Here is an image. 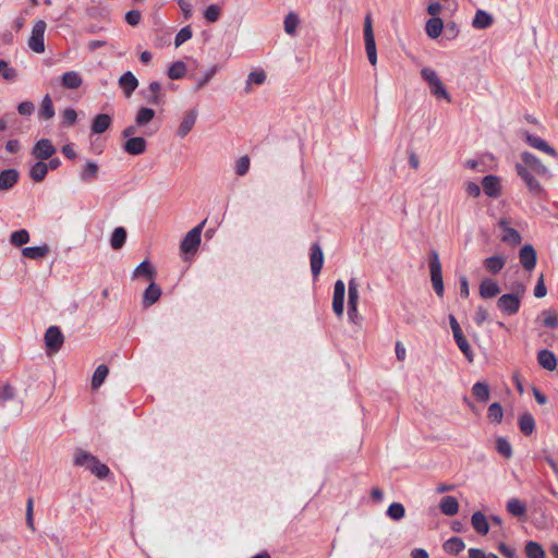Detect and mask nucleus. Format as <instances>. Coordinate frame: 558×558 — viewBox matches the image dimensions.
Here are the masks:
<instances>
[{
    "mask_svg": "<svg viewBox=\"0 0 558 558\" xmlns=\"http://www.w3.org/2000/svg\"><path fill=\"white\" fill-rule=\"evenodd\" d=\"M74 464L89 470L98 478H105L109 474V468L106 464L101 463L95 456L82 449L75 451Z\"/></svg>",
    "mask_w": 558,
    "mask_h": 558,
    "instance_id": "nucleus-1",
    "label": "nucleus"
},
{
    "mask_svg": "<svg viewBox=\"0 0 558 558\" xmlns=\"http://www.w3.org/2000/svg\"><path fill=\"white\" fill-rule=\"evenodd\" d=\"M524 294V287L518 284L515 292L502 294L497 300L498 310L506 315H514L520 310L521 299Z\"/></svg>",
    "mask_w": 558,
    "mask_h": 558,
    "instance_id": "nucleus-2",
    "label": "nucleus"
},
{
    "mask_svg": "<svg viewBox=\"0 0 558 558\" xmlns=\"http://www.w3.org/2000/svg\"><path fill=\"white\" fill-rule=\"evenodd\" d=\"M429 274L430 281L435 293L441 298L445 292L444 280H442V268L438 253L433 250L429 253Z\"/></svg>",
    "mask_w": 558,
    "mask_h": 558,
    "instance_id": "nucleus-3",
    "label": "nucleus"
},
{
    "mask_svg": "<svg viewBox=\"0 0 558 558\" xmlns=\"http://www.w3.org/2000/svg\"><path fill=\"white\" fill-rule=\"evenodd\" d=\"M421 76L428 84L430 93L436 98H444L449 102L451 101V97H450L449 93L447 92V89L445 88V86H444L440 77L436 73V71H434L430 68H423L421 70Z\"/></svg>",
    "mask_w": 558,
    "mask_h": 558,
    "instance_id": "nucleus-4",
    "label": "nucleus"
},
{
    "mask_svg": "<svg viewBox=\"0 0 558 558\" xmlns=\"http://www.w3.org/2000/svg\"><path fill=\"white\" fill-rule=\"evenodd\" d=\"M363 35L367 59L369 63L375 66L377 64V50L371 14H366L364 17Z\"/></svg>",
    "mask_w": 558,
    "mask_h": 558,
    "instance_id": "nucleus-5",
    "label": "nucleus"
},
{
    "mask_svg": "<svg viewBox=\"0 0 558 558\" xmlns=\"http://www.w3.org/2000/svg\"><path fill=\"white\" fill-rule=\"evenodd\" d=\"M206 220L190 230L180 244V248L183 253H194L201 244V235Z\"/></svg>",
    "mask_w": 558,
    "mask_h": 558,
    "instance_id": "nucleus-6",
    "label": "nucleus"
},
{
    "mask_svg": "<svg viewBox=\"0 0 558 558\" xmlns=\"http://www.w3.org/2000/svg\"><path fill=\"white\" fill-rule=\"evenodd\" d=\"M44 339L48 354H54L59 352L64 342V336L60 328L57 326H50L46 330Z\"/></svg>",
    "mask_w": 558,
    "mask_h": 558,
    "instance_id": "nucleus-7",
    "label": "nucleus"
},
{
    "mask_svg": "<svg viewBox=\"0 0 558 558\" xmlns=\"http://www.w3.org/2000/svg\"><path fill=\"white\" fill-rule=\"evenodd\" d=\"M46 31V23L44 21H37L32 29V35L28 40L29 48L37 52L41 53L45 51V43H44V35Z\"/></svg>",
    "mask_w": 558,
    "mask_h": 558,
    "instance_id": "nucleus-8",
    "label": "nucleus"
},
{
    "mask_svg": "<svg viewBox=\"0 0 558 558\" xmlns=\"http://www.w3.org/2000/svg\"><path fill=\"white\" fill-rule=\"evenodd\" d=\"M198 117V110L196 108L189 109L184 112L182 121L177 130V135L180 138H184L194 128Z\"/></svg>",
    "mask_w": 558,
    "mask_h": 558,
    "instance_id": "nucleus-9",
    "label": "nucleus"
},
{
    "mask_svg": "<svg viewBox=\"0 0 558 558\" xmlns=\"http://www.w3.org/2000/svg\"><path fill=\"white\" fill-rule=\"evenodd\" d=\"M56 148L48 138L39 140L32 149V155L38 160H46L52 157Z\"/></svg>",
    "mask_w": 558,
    "mask_h": 558,
    "instance_id": "nucleus-10",
    "label": "nucleus"
},
{
    "mask_svg": "<svg viewBox=\"0 0 558 558\" xmlns=\"http://www.w3.org/2000/svg\"><path fill=\"white\" fill-rule=\"evenodd\" d=\"M521 159L523 161V166L527 169L533 170L536 174L545 177L549 174L548 168L533 154L529 151H524L521 155Z\"/></svg>",
    "mask_w": 558,
    "mask_h": 558,
    "instance_id": "nucleus-11",
    "label": "nucleus"
},
{
    "mask_svg": "<svg viewBox=\"0 0 558 558\" xmlns=\"http://www.w3.org/2000/svg\"><path fill=\"white\" fill-rule=\"evenodd\" d=\"M499 227L502 229L504 234L500 240L510 245H519L522 241L521 234L513 228L509 226L507 219H500L498 222Z\"/></svg>",
    "mask_w": 558,
    "mask_h": 558,
    "instance_id": "nucleus-12",
    "label": "nucleus"
},
{
    "mask_svg": "<svg viewBox=\"0 0 558 558\" xmlns=\"http://www.w3.org/2000/svg\"><path fill=\"white\" fill-rule=\"evenodd\" d=\"M118 84L124 96L129 98L138 87V80L131 71H128L119 77Z\"/></svg>",
    "mask_w": 558,
    "mask_h": 558,
    "instance_id": "nucleus-13",
    "label": "nucleus"
},
{
    "mask_svg": "<svg viewBox=\"0 0 558 558\" xmlns=\"http://www.w3.org/2000/svg\"><path fill=\"white\" fill-rule=\"evenodd\" d=\"M519 258L523 268L531 271L536 265V252L534 247L530 244L522 246L519 252Z\"/></svg>",
    "mask_w": 558,
    "mask_h": 558,
    "instance_id": "nucleus-14",
    "label": "nucleus"
},
{
    "mask_svg": "<svg viewBox=\"0 0 558 558\" xmlns=\"http://www.w3.org/2000/svg\"><path fill=\"white\" fill-rule=\"evenodd\" d=\"M324 265V254L319 244L314 243L311 246V270L314 278H317Z\"/></svg>",
    "mask_w": 558,
    "mask_h": 558,
    "instance_id": "nucleus-15",
    "label": "nucleus"
},
{
    "mask_svg": "<svg viewBox=\"0 0 558 558\" xmlns=\"http://www.w3.org/2000/svg\"><path fill=\"white\" fill-rule=\"evenodd\" d=\"M525 141L526 143L535 148V149H538L543 153H546L553 157H557V151L548 145V143L546 141H544L543 138H541L539 136H536V135H532V134H529L526 133L525 134Z\"/></svg>",
    "mask_w": 558,
    "mask_h": 558,
    "instance_id": "nucleus-16",
    "label": "nucleus"
},
{
    "mask_svg": "<svg viewBox=\"0 0 558 558\" xmlns=\"http://www.w3.org/2000/svg\"><path fill=\"white\" fill-rule=\"evenodd\" d=\"M478 292L483 299H493L500 293V288L495 280L486 278L480 283Z\"/></svg>",
    "mask_w": 558,
    "mask_h": 558,
    "instance_id": "nucleus-17",
    "label": "nucleus"
},
{
    "mask_svg": "<svg viewBox=\"0 0 558 558\" xmlns=\"http://www.w3.org/2000/svg\"><path fill=\"white\" fill-rule=\"evenodd\" d=\"M482 186L484 193L489 197H498L500 194V181L496 175H486L483 178Z\"/></svg>",
    "mask_w": 558,
    "mask_h": 558,
    "instance_id": "nucleus-18",
    "label": "nucleus"
},
{
    "mask_svg": "<svg viewBox=\"0 0 558 558\" xmlns=\"http://www.w3.org/2000/svg\"><path fill=\"white\" fill-rule=\"evenodd\" d=\"M146 145V141L143 137L136 136L126 140L123 145V149L130 155L137 156L145 153Z\"/></svg>",
    "mask_w": 558,
    "mask_h": 558,
    "instance_id": "nucleus-19",
    "label": "nucleus"
},
{
    "mask_svg": "<svg viewBox=\"0 0 558 558\" xmlns=\"http://www.w3.org/2000/svg\"><path fill=\"white\" fill-rule=\"evenodd\" d=\"M157 272L155 267L148 260L142 262L133 271V279L145 278L147 280H154Z\"/></svg>",
    "mask_w": 558,
    "mask_h": 558,
    "instance_id": "nucleus-20",
    "label": "nucleus"
},
{
    "mask_svg": "<svg viewBox=\"0 0 558 558\" xmlns=\"http://www.w3.org/2000/svg\"><path fill=\"white\" fill-rule=\"evenodd\" d=\"M471 524L473 529L481 535H486L489 532L488 519L481 511H476L472 514Z\"/></svg>",
    "mask_w": 558,
    "mask_h": 558,
    "instance_id": "nucleus-21",
    "label": "nucleus"
},
{
    "mask_svg": "<svg viewBox=\"0 0 558 558\" xmlns=\"http://www.w3.org/2000/svg\"><path fill=\"white\" fill-rule=\"evenodd\" d=\"M483 265L492 275L498 274L506 265V257L502 255H494L483 260Z\"/></svg>",
    "mask_w": 558,
    "mask_h": 558,
    "instance_id": "nucleus-22",
    "label": "nucleus"
},
{
    "mask_svg": "<svg viewBox=\"0 0 558 558\" xmlns=\"http://www.w3.org/2000/svg\"><path fill=\"white\" fill-rule=\"evenodd\" d=\"M112 123V118L107 113L97 114L92 122V132L101 134L106 132Z\"/></svg>",
    "mask_w": 558,
    "mask_h": 558,
    "instance_id": "nucleus-23",
    "label": "nucleus"
},
{
    "mask_svg": "<svg viewBox=\"0 0 558 558\" xmlns=\"http://www.w3.org/2000/svg\"><path fill=\"white\" fill-rule=\"evenodd\" d=\"M537 362L544 369L550 372L554 371L557 366V359L555 354L547 349L541 350L537 353Z\"/></svg>",
    "mask_w": 558,
    "mask_h": 558,
    "instance_id": "nucleus-24",
    "label": "nucleus"
},
{
    "mask_svg": "<svg viewBox=\"0 0 558 558\" xmlns=\"http://www.w3.org/2000/svg\"><path fill=\"white\" fill-rule=\"evenodd\" d=\"M161 295V289L151 281L150 284L146 288L143 295V304L148 307L155 304Z\"/></svg>",
    "mask_w": 558,
    "mask_h": 558,
    "instance_id": "nucleus-25",
    "label": "nucleus"
},
{
    "mask_svg": "<svg viewBox=\"0 0 558 558\" xmlns=\"http://www.w3.org/2000/svg\"><path fill=\"white\" fill-rule=\"evenodd\" d=\"M444 29V22L440 17H430L425 24V32L432 39H436L440 36Z\"/></svg>",
    "mask_w": 558,
    "mask_h": 558,
    "instance_id": "nucleus-26",
    "label": "nucleus"
},
{
    "mask_svg": "<svg viewBox=\"0 0 558 558\" xmlns=\"http://www.w3.org/2000/svg\"><path fill=\"white\" fill-rule=\"evenodd\" d=\"M439 509L445 515H454L459 511V502L453 496H446L440 500Z\"/></svg>",
    "mask_w": 558,
    "mask_h": 558,
    "instance_id": "nucleus-27",
    "label": "nucleus"
},
{
    "mask_svg": "<svg viewBox=\"0 0 558 558\" xmlns=\"http://www.w3.org/2000/svg\"><path fill=\"white\" fill-rule=\"evenodd\" d=\"M494 22L493 16L484 10H477L472 21V26L476 29H485Z\"/></svg>",
    "mask_w": 558,
    "mask_h": 558,
    "instance_id": "nucleus-28",
    "label": "nucleus"
},
{
    "mask_svg": "<svg viewBox=\"0 0 558 558\" xmlns=\"http://www.w3.org/2000/svg\"><path fill=\"white\" fill-rule=\"evenodd\" d=\"M144 97L150 105H159L161 102V85L159 82H151Z\"/></svg>",
    "mask_w": 558,
    "mask_h": 558,
    "instance_id": "nucleus-29",
    "label": "nucleus"
},
{
    "mask_svg": "<svg viewBox=\"0 0 558 558\" xmlns=\"http://www.w3.org/2000/svg\"><path fill=\"white\" fill-rule=\"evenodd\" d=\"M19 179V172L15 169H8L0 172V190L12 187Z\"/></svg>",
    "mask_w": 558,
    "mask_h": 558,
    "instance_id": "nucleus-30",
    "label": "nucleus"
},
{
    "mask_svg": "<svg viewBox=\"0 0 558 558\" xmlns=\"http://www.w3.org/2000/svg\"><path fill=\"white\" fill-rule=\"evenodd\" d=\"M61 82L65 88L76 89L82 85L83 80L78 72L69 71L62 75Z\"/></svg>",
    "mask_w": 558,
    "mask_h": 558,
    "instance_id": "nucleus-31",
    "label": "nucleus"
},
{
    "mask_svg": "<svg viewBox=\"0 0 558 558\" xmlns=\"http://www.w3.org/2000/svg\"><path fill=\"white\" fill-rule=\"evenodd\" d=\"M48 172V165L44 160H38L31 167L29 177L34 182H41Z\"/></svg>",
    "mask_w": 558,
    "mask_h": 558,
    "instance_id": "nucleus-32",
    "label": "nucleus"
},
{
    "mask_svg": "<svg viewBox=\"0 0 558 558\" xmlns=\"http://www.w3.org/2000/svg\"><path fill=\"white\" fill-rule=\"evenodd\" d=\"M444 550L450 555H458L465 548V544L460 537H451L444 543Z\"/></svg>",
    "mask_w": 558,
    "mask_h": 558,
    "instance_id": "nucleus-33",
    "label": "nucleus"
},
{
    "mask_svg": "<svg viewBox=\"0 0 558 558\" xmlns=\"http://www.w3.org/2000/svg\"><path fill=\"white\" fill-rule=\"evenodd\" d=\"M49 252L47 245L43 246H28L22 250V255L29 259H38L45 257Z\"/></svg>",
    "mask_w": 558,
    "mask_h": 558,
    "instance_id": "nucleus-34",
    "label": "nucleus"
},
{
    "mask_svg": "<svg viewBox=\"0 0 558 558\" xmlns=\"http://www.w3.org/2000/svg\"><path fill=\"white\" fill-rule=\"evenodd\" d=\"M507 511L513 517H524L526 513V506L518 498H511L507 502Z\"/></svg>",
    "mask_w": 558,
    "mask_h": 558,
    "instance_id": "nucleus-35",
    "label": "nucleus"
},
{
    "mask_svg": "<svg viewBox=\"0 0 558 558\" xmlns=\"http://www.w3.org/2000/svg\"><path fill=\"white\" fill-rule=\"evenodd\" d=\"M524 551L527 558H545L546 554L542 545L534 541H529L525 544Z\"/></svg>",
    "mask_w": 558,
    "mask_h": 558,
    "instance_id": "nucleus-36",
    "label": "nucleus"
},
{
    "mask_svg": "<svg viewBox=\"0 0 558 558\" xmlns=\"http://www.w3.org/2000/svg\"><path fill=\"white\" fill-rule=\"evenodd\" d=\"M126 241V230L118 227L113 230L110 239V245L113 250H120Z\"/></svg>",
    "mask_w": 558,
    "mask_h": 558,
    "instance_id": "nucleus-37",
    "label": "nucleus"
},
{
    "mask_svg": "<svg viewBox=\"0 0 558 558\" xmlns=\"http://www.w3.org/2000/svg\"><path fill=\"white\" fill-rule=\"evenodd\" d=\"M472 395L481 402L489 399V387L486 383L477 381L472 387Z\"/></svg>",
    "mask_w": 558,
    "mask_h": 558,
    "instance_id": "nucleus-38",
    "label": "nucleus"
},
{
    "mask_svg": "<svg viewBox=\"0 0 558 558\" xmlns=\"http://www.w3.org/2000/svg\"><path fill=\"white\" fill-rule=\"evenodd\" d=\"M520 430L524 435H531L535 429V421L530 413H524L519 418Z\"/></svg>",
    "mask_w": 558,
    "mask_h": 558,
    "instance_id": "nucleus-39",
    "label": "nucleus"
},
{
    "mask_svg": "<svg viewBox=\"0 0 558 558\" xmlns=\"http://www.w3.org/2000/svg\"><path fill=\"white\" fill-rule=\"evenodd\" d=\"M155 117V110L146 107H142L138 109L136 117H135V123L138 126H144L148 124Z\"/></svg>",
    "mask_w": 558,
    "mask_h": 558,
    "instance_id": "nucleus-40",
    "label": "nucleus"
},
{
    "mask_svg": "<svg viewBox=\"0 0 558 558\" xmlns=\"http://www.w3.org/2000/svg\"><path fill=\"white\" fill-rule=\"evenodd\" d=\"M453 338H454L457 345L459 347L461 352L464 354V356L468 359V361L472 362L473 356H474L473 351L471 349V345H470L468 339L464 337V335L460 333L458 336H454Z\"/></svg>",
    "mask_w": 558,
    "mask_h": 558,
    "instance_id": "nucleus-41",
    "label": "nucleus"
},
{
    "mask_svg": "<svg viewBox=\"0 0 558 558\" xmlns=\"http://www.w3.org/2000/svg\"><path fill=\"white\" fill-rule=\"evenodd\" d=\"M97 174H98L97 163L94 161H87L80 173V178L82 181H90V180L96 179Z\"/></svg>",
    "mask_w": 558,
    "mask_h": 558,
    "instance_id": "nucleus-42",
    "label": "nucleus"
},
{
    "mask_svg": "<svg viewBox=\"0 0 558 558\" xmlns=\"http://www.w3.org/2000/svg\"><path fill=\"white\" fill-rule=\"evenodd\" d=\"M359 282L355 278H351L349 280V301H348V307H354L357 306L359 303Z\"/></svg>",
    "mask_w": 558,
    "mask_h": 558,
    "instance_id": "nucleus-43",
    "label": "nucleus"
},
{
    "mask_svg": "<svg viewBox=\"0 0 558 558\" xmlns=\"http://www.w3.org/2000/svg\"><path fill=\"white\" fill-rule=\"evenodd\" d=\"M283 24L284 32L288 35L293 36L295 35L296 28L300 24L299 16L294 12H290L289 14L286 15Z\"/></svg>",
    "mask_w": 558,
    "mask_h": 558,
    "instance_id": "nucleus-44",
    "label": "nucleus"
},
{
    "mask_svg": "<svg viewBox=\"0 0 558 558\" xmlns=\"http://www.w3.org/2000/svg\"><path fill=\"white\" fill-rule=\"evenodd\" d=\"M39 116L46 120H49L53 118L54 116V108L52 105V100L49 95H46L43 98Z\"/></svg>",
    "mask_w": 558,
    "mask_h": 558,
    "instance_id": "nucleus-45",
    "label": "nucleus"
},
{
    "mask_svg": "<svg viewBox=\"0 0 558 558\" xmlns=\"http://www.w3.org/2000/svg\"><path fill=\"white\" fill-rule=\"evenodd\" d=\"M496 450L506 459H510L513 454L512 446L505 437L496 439Z\"/></svg>",
    "mask_w": 558,
    "mask_h": 558,
    "instance_id": "nucleus-46",
    "label": "nucleus"
},
{
    "mask_svg": "<svg viewBox=\"0 0 558 558\" xmlns=\"http://www.w3.org/2000/svg\"><path fill=\"white\" fill-rule=\"evenodd\" d=\"M387 515L393 521H399L404 518L405 509L402 504L392 502L387 509Z\"/></svg>",
    "mask_w": 558,
    "mask_h": 558,
    "instance_id": "nucleus-47",
    "label": "nucleus"
},
{
    "mask_svg": "<svg viewBox=\"0 0 558 558\" xmlns=\"http://www.w3.org/2000/svg\"><path fill=\"white\" fill-rule=\"evenodd\" d=\"M109 373V369L106 365L101 364L99 365L95 372H94V375H93V378H92V386L93 388H98L102 385L105 378L107 377Z\"/></svg>",
    "mask_w": 558,
    "mask_h": 558,
    "instance_id": "nucleus-48",
    "label": "nucleus"
},
{
    "mask_svg": "<svg viewBox=\"0 0 558 558\" xmlns=\"http://www.w3.org/2000/svg\"><path fill=\"white\" fill-rule=\"evenodd\" d=\"M185 72H186V66H185L184 62L177 61L169 66L168 76L171 80H179L184 76Z\"/></svg>",
    "mask_w": 558,
    "mask_h": 558,
    "instance_id": "nucleus-49",
    "label": "nucleus"
},
{
    "mask_svg": "<svg viewBox=\"0 0 558 558\" xmlns=\"http://www.w3.org/2000/svg\"><path fill=\"white\" fill-rule=\"evenodd\" d=\"M266 81V73L263 70L253 71L248 74L246 80V92H250V86L252 84L262 85Z\"/></svg>",
    "mask_w": 558,
    "mask_h": 558,
    "instance_id": "nucleus-50",
    "label": "nucleus"
},
{
    "mask_svg": "<svg viewBox=\"0 0 558 558\" xmlns=\"http://www.w3.org/2000/svg\"><path fill=\"white\" fill-rule=\"evenodd\" d=\"M10 241L15 246H22L29 241V234L27 230L21 229L11 234Z\"/></svg>",
    "mask_w": 558,
    "mask_h": 558,
    "instance_id": "nucleus-51",
    "label": "nucleus"
},
{
    "mask_svg": "<svg viewBox=\"0 0 558 558\" xmlns=\"http://www.w3.org/2000/svg\"><path fill=\"white\" fill-rule=\"evenodd\" d=\"M488 418L494 423H500L502 421L504 411L498 402H494L488 408Z\"/></svg>",
    "mask_w": 558,
    "mask_h": 558,
    "instance_id": "nucleus-52",
    "label": "nucleus"
},
{
    "mask_svg": "<svg viewBox=\"0 0 558 558\" xmlns=\"http://www.w3.org/2000/svg\"><path fill=\"white\" fill-rule=\"evenodd\" d=\"M543 323L546 327L556 328L558 326V314L555 311L546 310L542 312Z\"/></svg>",
    "mask_w": 558,
    "mask_h": 558,
    "instance_id": "nucleus-53",
    "label": "nucleus"
},
{
    "mask_svg": "<svg viewBox=\"0 0 558 558\" xmlns=\"http://www.w3.org/2000/svg\"><path fill=\"white\" fill-rule=\"evenodd\" d=\"M221 15V8L217 4H210L204 12V17L207 22L214 23L219 20Z\"/></svg>",
    "mask_w": 558,
    "mask_h": 558,
    "instance_id": "nucleus-54",
    "label": "nucleus"
},
{
    "mask_svg": "<svg viewBox=\"0 0 558 558\" xmlns=\"http://www.w3.org/2000/svg\"><path fill=\"white\" fill-rule=\"evenodd\" d=\"M250 158L247 156L240 157L235 162V173L238 175H245L250 169Z\"/></svg>",
    "mask_w": 558,
    "mask_h": 558,
    "instance_id": "nucleus-55",
    "label": "nucleus"
},
{
    "mask_svg": "<svg viewBox=\"0 0 558 558\" xmlns=\"http://www.w3.org/2000/svg\"><path fill=\"white\" fill-rule=\"evenodd\" d=\"M192 29L190 26H185L179 31L174 38V46L180 47L182 44L191 39Z\"/></svg>",
    "mask_w": 558,
    "mask_h": 558,
    "instance_id": "nucleus-56",
    "label": "nucleus"
},
{
    "mask_svg": "<svg viewBox=\"0 0 558 558\" xmlns=\"http://www.w3.org/2000/svg\"><path fill=\"white\" fill-rule=\"evenodd\" d=\"M15 396V389L9 385L5 384L0 389V403H5L9 400H12Z\"/></svg>",
    "mask_w": 558,
    "mask_h": 558,
    "instance_id": "nucleus-57",
    "label": "nucleus"
},
{
    "mask_svg": "<svg viewBox=\"0 0 558 558\" xmlns=\"http://www.w3.org/2000/svg\"><path fill=\"white\" fill-rule=\"evenodd\" d=\"M216 72H217V66L216 65L211 66L205 73V75L201 80H198V82L196 83V87H195L196 90H199L201 88H203L214 77Z\"/></svg>",
    "mask_w": 558,
    "mask_h": 558,
    "instance_id": "nucleus-58",
    "label": "nucleus"
},
{
    "mask_svg": "<svg viewBox=\"0 0 558 558\" xmlns=\"http://www.w3.org/2000/svg\"><path fill=\"white\" fill-rule=\"evenodd\" d=\"M488 318V311L483 306H477L474 314V322L477 326H482Z\"/></svg>",
    "mask_w": 558,
    "mask_h": 558,
    "instance_id": "nucleus-59",
    "label": "nucleus"
},
{
    "mask_svg": "<svg viewBox=\"0 0 558 558\" xmlns=\"http://www.w3.org/2000/svg\"><path fill=\"white\" fill-rule=\"evenodd\" d=\"M332 311L338 317H341L344 312V298L332 296Z\"/></svg>",
    "mask_w": 558,
    "mask_h": 558,
    "instance_id": "nucleus-60",
    "label": "nucleus"
},
{
    "mask_svg": "<svg viewBox=\"0 0 558 558\" xmlns=\"http://www.w3.org/2000/svg\"><path fill=\"white\" fill-rule=\"evenodd\" d=\"M142 19V14L137 10H131L125 14V21L131 26H136Z\"/></svg>",
    "mask_w": 558,
    "mask_h": 558,
    "instance_id": "nucleus-61",
    "label": "nucleus"
},
{
    "mask_svg": "<svg viewBox=\"0 0 558 558\" xmlns=\"http://www.w3.org/2000/svg\"><path fill=\"white\" fill-rule=\"evenodd\" d=\"M35 106L32 101H23L17 106V111L22 116H31L34 112Z\"/></svg>",
    "mask_w": 558,
    "mask_h": 558,
    "instance_id": "nucleus-62",
    "label": "nucleus"
},
{
    "mask_svg": "<svg viewBox=\"0 0 558 558\" xmlns=\"http://www.w3.org/2000/svg\"><path fill=\"white\" fill-rule=\"evenodd\" d=\"M547 293V289H546V286L544 283V278H543V275L538 278L537 280V283L534 288V295L535 298H544Z\"/></svg>",
    "mask_w": 558,
    "mask_h": 558,
    "instance_id": "nucleus-63",
    "label": "nucleus"
},
{
    "mask_svg": "<svg viewBox=\"0 0 558 558\" xmlns=\"http://www.w3.org/2000/svg\"><path fill=\"white\" fill-rule=\"evenodd\" d=\"M498 549L506 558H518L515 549L507 546L505 543H500Z\"/></svg>",
    "mask_w": 558,
    "mask_h": 558,
    "instance_id": "nucleus-64",
    "label": "nucleus"
}]
</instances>
